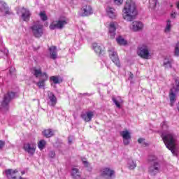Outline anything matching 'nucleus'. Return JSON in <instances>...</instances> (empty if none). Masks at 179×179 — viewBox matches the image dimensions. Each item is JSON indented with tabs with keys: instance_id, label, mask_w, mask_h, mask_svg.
Segmentation results:
<instances>
[{
	"instance_id": "nucleus-1",
	"label": "nucleus",
	"mask_w": 179,
	"mask_h": 179,
	"mask_svg": "<svg viewBox=\"0 0 179 179\" xmlns=\"http://www.w3.org/2000/svg\"><path fill=\"white\" fill-rule=\"evenodd\" d=\"M138 10L136 4L132 0H127L123 8V19L127 22H133L136 19Z\"/></svg>"
},
{
	"instance_id": "nucleus-2",
	"label": "nucleus",
	"mask_w": 179,
	"mask_h": 179,
	"mask_svg": "<svg viewBox=\"0 0 179 179\" xmlns=\"http://www.w3.org/2000/svg\"><path fill=\"white\" fill-rule=\"evenodd\" d=\"M161 136L167 149L171 150L173 156H177L178 150L176 145V135L172 133H168L166 134L163 133Z\"/></svg>"
},
{
	"instance_id": "nucleus-3",
	"label": "nucleus",
	"mask_w": 179,
	"mask_h": 179,
	"mask_svg": "<svg viewBox=\"0 0 179 179\" xmlns=\"http://www.w3.org/2000/svg\"><path fill=\"white\" fill-rule=\"evenodd\" d=\"M30 29L35 38H40L43 37V34H44V27L38 22H34V24L30 27Z\"/></svg>"
},
{
	"instance_id": "nucleus-4",
	"label": "nucleus",
	"mask_w": 179,
	"mask_h": 179,
	"mask_svg": "<svg viewBox=\"0 0 179 179\" xmlns=\"http://www.w3.org/2000/svg\"><path fill=\"white\" fill-rule=\"evenodd\" d=\"M16 94L13 92H7L4 95L3 99L1 102V107L0 108H1V110H4V111H8L9 110V103L13 100Z\"/></svg>"
},
{
	"instance_id": "nucleus-5",
	"label": "nucleus",
	"mask_w": 179,
	"mask_h": 179,
	"mask_svg": "<svg viewBox=\"0 0 179 179\" xmlns=\"http://www.w3.org/2000/svg\"><path fill=\"white\" fill-rule=\"evenodd\" d=\"M176 82V87H173L170 90L169 93V99H170V106L171 107H174V103H176V93L179 92V78L176 77L174 78Z\"/></svg>"
},
{
	"instance_id": "nucleus-6",
	"label": "nucleus",
	"mask_w": 179,
	"mask_h": 179,
	"mask_svg": "<svg viewBox=\"0 0 179 179\" xmlns=\"http://www.w3.org/2000/svg\"><path fill=\"white\" fill-rule=\"evenodd\" d=\"M162 171V165L159 162H153L148 168V173L155 177Z\"/></svg>"
},
{
	"instance_id": "nucleus-7",
	"label": "nucleus",
	"mask_w": 179,
	"mask_h": 179,
	"mask_svg": "<svg viewBox=\"0 0 179 179\" xmlns=\"http://www.w3.org/2000/svg\"><path fill=\"white\" fill-rule=\"evenodd\" d=\"M138 55L144 59H149L150 53L149 52V48L146 45H142L138 47Z\"/></svg>"
},
{
	"instance_id": "nucleus-8",
	"label": "nucleus",
	"mask_w": 179,
	"mask_h": 179,
	"mask_svg": "<svg viewBox=\"0 0 179 179\" xmlns=\"http://www.w3.org/2000/svg\"><path fill=\"white\" fill-rule=\"evenodd\" d=\"M108 51L111 61L115 64V65H116V66L120 68L121 63L120 62V58H118V54H117V52H115L114 48H110Z\"/></svg>"
},
{
	"instance_id": "nucleus-9",
	"label": "nucleus",
	"mask_w": 179,
	"mask_h": 179,
	"mask_svg": "<svg viewBox=\"0 0 179 179\" xmlns=\"http://www.w3.org/2000/svg\"><path fill=\"white\" fill-rule=\"evenodd\" d=\"M17 14L21 15V17L24 22H29L30 20V11L27 8H24V7L18 8L17 9Z\"/></svg>"
},
{
	"instance_id": "nucleus-10",
	"label": "nucleus",
	"mask_w": 179,
	"mask_h": 179,
	"mask_svg": "<svg viewBox=\"0 0 179 179\" xmlns=\"http://www.w3.org/2000/svg\"><path fill=\"white\" fill-rule=\"evenodd\" d=\"M65 24H68V20H59L58 21L54 22L52 24H50L49 27L50 30H55V29H59V30H62Z\"/></svg>"
},
{
	"instance_id": "nucleus-11",
	"label": "nucleus",
	"mask_w": 179,
	"mask_h": 179,
	"mask_svg": "<svg viewBox=\"0 0 179 179\" xmlns=\"http://www.w3.org/2000/svg\"><path fill=\"white\" fill-rule=\"evenodd\" d=\"M114 171L110 168H103L101 170V176L106 179H113L114 178Z\"/></svg>"
},
{
	"instance_id": "nucleus-12",
	"label": "nucleus",
	"mask_w": 179,
	"mask_h": 179,
	"mask_svg": "<svg viewBox=\"0 0 179 179\" xmlns=\"http://www.w3.org/2000/svg\"><path fill=\"white\" fill-rule=\"evenodd\" d=\"M24 150L25 152L33 156L36 153V145L34 143H27L24 144Z\"/></svg>"
},
{
	"instance_id": "nucleus-13",
	"label": "nucleus",
	"mask_w": 179,
	"mask_h": 179,
	"mask_svg": "<svg viewBox=\"0 0 179 179\" xmlns=\"http://www.w3.org/2000/svg\"><path fill=\"white\" fill-rule=\"evenodd\" d=\"M0 11L2 12V13H5V15H12V12H10L8 4L2 0H0Z\"/></svg>"
},
{
	"instance_id": "nucleus-14",
	"label": "nucleus",
	"mask_w": 179,
	"mask_h": 179,
	"mask_svg": "<svg viewBox=\"0 0 179 179\" xmlns=\"http://www.w3.org/2000/svg\"><path fill=\"white\" fill-rule=\"evenodd\" d=\"M131 29L133 31H141L143 29V23L139 21H134L131 24Z\"/></svg>"
},
{
	"instance_id": "nucleus-15",
	"label": "nucleus",
	"mask_w": 179,
	"mask_h": 179,
	"mask_svg": "<svg viewBox=\"0 0 179 179\" xmlns=\"http://www.w3.org/2000/svg\"><path fill=\"white\" fill-rule=\"evenodd\" d=\"M45 76L40 78L39 81L36 83V86L39 87V89H43L44 86H45V82L48 80V75L47 73H44Z\"/></svg>"
},
{
	"instance_id": "nucleus-16",
	"label": "nucleus",
	"mask_w": 179,
	"mask_h": 179,
	"mask_svg": "<svg viewBox=\"0 0 179 179\" xmlns=\"http://www.w3.org/2000/svg\"><path fill=\"white\" fill-rule=\"evenodd\" d=\"M117 28L115 27V22H110L109 25V36L110 38H115V31Z\"/></svg>"
},
{
	"instance_id": "nucleus-17",
	"label": "nucleus",
	"mask_w": 179,
	"mask_h": 179,
	"mask_svg": "<svg viewBox=\"0 0 179 179\" xmlns=\"http://www.w3.org/2000/svg\"><path fill=\"white\" fill-rule=\"evenodd\" d=\"M92 48L96 54H99V57H101V55L104 54V50L103 49V47L100 46V45L97 43H93Z\"/></svg>"
},
{
	"instance_id": "nucleus-18",
	"label": "nucleus",
	"mask_w": 179,
	"mask_h": 179,
	"mask_svg": "<svg viewBox=\"0 0 179 179\" xmlns=\"http://www.w3.org/2000/svg\"><path fill=\"white\" fill-rule=\"evenodd\" d=\"M5 173L8 179H16V173H17V170L7 169L5 171Z\"/></svg>"
},
{
	"instance_id": "nucleus-19",
	"label": "nucleus",
	"mask_w": 179,
	"mask_h": 179,
	"mask_svg": "<svg viewBox=\"0 0 179 179\" xmlns=\"http://www.w3.org/2000/svg\"><path fill=\"white\" fill-rule=\"evenodd\" d=\"M93 13V10L92 9V6H84L83 7V13L81 14L82 16H90Z\"/></svg>"
},
{
	"instance_id": "nucleus-20",
	"label": "nucleus",
	"mask_w": 179,
	"mask_h": 179,
	"mask_svg": "<svg viewBox=\"0 0 179 179\" xmlns=\"http://www.w3.org/2000/svg\"><path fill=\"white\" fill-rule=\"evenodd\" d=\"M106 12L108 13V16L110 19H115V17H117V11H115V8L111 6L107 7Z\"/></svg>"
},
{
	"instance_id": "nucleus-21",
	"label": "nucleus",
	"mask_w": 179,
	"mask_h": 179,
	"mask_svg": "<svg viewBox=\"0 0 179 179\" xmlns=\"http://www.w3.org/2000/svg\"><path fill=\"white\" fill-rule=\"evenodd\" d=\"M93 117H94V114L92 111L87 112L86 114L81 115V118H83L85 122H90Z\"/></svg>"
},
{
	"instance_id": "nucleus-22",
	"label": "nucleus",
	"mask_w": 179,
	"mask_h": 179,
	"mask_svg": "<svg viewBox=\"0 0 179 179\" xmlns=\"http://www.w3.org/2000/svg\"><path fill=\"white\" fill-rule=\"evenodd\" d=\"M49 51L50 54V58L52 59H57L58 57V52L57 51V46H52L49 48Z\"/></svg>"
},
{
	"instance_id": "nucleus-23",
	"label": "nucleus",
	"mask_w": 179,
	"mask_h": 179,
	"mask_svg": "<svg viewBox=\"0 0 179 179\" xmlns=\"http://www.w3.org/2000/svg\"><path fill=\"white\" fill-rule=\"evenodd\" d=\"M44 73H43L41 71V69L34 68L33 75L35 76V78H44V76H45Z\"/></svg>"
},
{
	"instance_id": "nucleus-24",
	"label": "nucleus",
	"mask_w": 179,
	"mask_h": 179,
	"mask_svg": "<svg viewBox=\"0 0 179 179\" xmlns=\"http://www.w3.org/2000/svg\"><path fill=\"white\" fill-rule=\"evenodd\" d=\"M48 99L51 102V106H54L57 104V96L54 94V93L49 92L48 94Z\"/></svg>"
},
{
	"instance_id": "nucleus-25",
	"label": "nucleus",
	"mask_w": 179,
	"mask_h": 179,
	"mask_svg": "<svg viewBox=\"0 0 179 179\" xmlns=\"http://www.w3.org/2000/svg\"><path fill=\"white\" fill-rule=\"evenodd\" d=\"M42 134L45 138H51L52 136H54V131L51 129H45Z\"/></svg>"
},
{
	"instance_id": "nucleus-26",
	"label": "nucleus",
	"mask_w": 179,
	"mask_h": 179,
	"mask_svg": "<svg viewBox=\"0 0 179 179\" xmlns=\"http://www.w3.org/2000/svg\"><path fill=\"white\" fill-rule=\"evenodd\" d=\"M112 100L114 103V104H115L116 107H117V108H121V103H122V99H121V96H117V97H113Z\"/></svg>"
},
{
	"instance_id": "nucleus-27",
	"label": "nucleus",
	"mask_w": 179,
	"mask_h": 179,
	"mask_svg": "<svg viewBox=\"0 0 179 179\" xmlns=\"http://www.w3.org/2000/svg\"><path fill=\"white\" fill-rule=\"evenodd\" d=\"M71 176L73 179H79L80 178V172H79V169L76 168H73L72 169V173Z\"/></svg>"
},
{
	"instance_id": "nucleus-28",
	"label": "nucleus",
	"mask_w": 179,
	"mask_h": 179,
	"mask_svg": "<svg viewBox=\"0 0 179 179\" xmlns=\"http://www.w3.org/2000/svg\"><path fill=\"white\" fill-rule=\"evenodd\" d=\"M127 167L129 170H134V169H136V162L132 159H129Z\"/></svg>"
},
{
	"instance_id": "nucleus-29",
	"label": "nucleus",
	"mask_w": 179,
	"mask_h": 179,
	"mask_svg": "<svg viewBox=\"0 0 179 179\" xmlns=\"http://www.w3.org/2000/svg\"><path fill=\"white\" fill-rule=\"evenodd\" d=\"M173 64V60L169 59H164V68L169 69V68H173L171 64Z\"/></svg>"
},
{
	"instance_id": "nucleus-30",
	"label": "nucleus",
	"mask_w": 179,
	"mask_h": 179,
	"mask_svg": "<svg viewBox=\"0 0 179 179\" xmlns=\"http://www.w3.org/2000/svg\"><path fill=\"white\" fill-rule=\"evenodd\" d=\"M120 135L122 136L123 139H131V134L128 130L122 131Z\"/></svg>"
},
{
	"instance_id": "nucleus-31",
	"label": "nucleus",
	"mask_w": 179,
	"mask_h": 179,
	"mask_svg": "<svg viewBox=\"0 0 179 179\" xmlns=\"http://www.w3.org/2000/svg\"><path fill=\"white\" fill-rule=\"evenodd\" d=\"M50 80H52L55 85H59V83L62 82V80L59 79V77L56 76H51Z\"/></svg>"
},
{
	"instance_id": "nucleus-32",
	"label": "nucleus",
	"mask_w": 179,
	"mask_h": 179,
	"mask_svg": "<svg viewBox=\"0 0 179 179\" xmlns=\"http://www.w3.org/2000/svg\"><path fill=\"white\" fill-rule=\"evenodd\" d=\"M116 41L117 44H120V45H127V41H125V39L121 36L116 38Z\"/></svg>"
},
{
	"instance_id": "nucleus-33",
	"label": "nucleus",
	"mask_w": 179,
	"mask_h": 179,
	"mask_svg": "<svg viewBox=\"0 0 179 179\" xmlns=\"http://www.w3.org/2000/svg\"><path fill=\"white\" fill-rule=\"evenodd\" d=\"M46 144H47V142L45 141V140H41L38 143V149H40V150H43V149L45 148Z\"/></svg>"
},
{
	"instance_id": "nucleus-34",
	"label": "nucleus",
	"mask_w": 179,
	"mask_h": 179,
	"mask_svg": "<svg viewBox=\"0 0 179 179\" xmlns=\"http://www.w3.org/2000/svg\"><path fill=\"white\" fill-rule=\"evenodd\" d=\"M83 164L84 165L85 167H86L88 171H92V166H90V164L89 163V162L85 161L83 159Z\"/></svg>"
},
{
	"instance_id": "nucleus-35",
	"label": "nucleus",
	"mask_w": 179,
	"mask_h": 179,
	"mask_svg": "<svg viewBox=\"0 0 179 179\" xmlns=\"http://www.w3.org/2000/svg\"><path fill=\"white\" fill-rule=\"evenodd\" d=\"M39 16L41 19V20H43V22H45L46 20H48V17H47V15L45 14V12H41L39 14Z\"/></svg>"
},
{
	"instance_id": "nucleus-36",
	"label": "nucleus",
	"mask_w": 179,
	"mask_h": 179,
	"mask_svg": "<svg viewBox=\"0 0 179 179\" xmlns=\"http://www.w3.org/2000/svg\"><path fill=\"white\" fill-rule=\"evenodd\" d=\"M174 55L175 57H179V42H178L176 45Z\"/></svg>"
},
{
	"instance_id": "nucleus-37",
	"label": "nucleus",
	"mask_w": 179,
	"mask_h": 179,
	"mask_svg": "<svg viewBox=\"0 0 179 179\" xmlns=\"http://www.w3.org/2000/svg\"><path fill=\"white\" fill-rule=\"evenodd\" d=\"M171 22V21L168 20L166 27V28H165V32H166V33H169V31H170V30H171V24H170Z\"/></svg>"
},
{
	"instance_id": "nucleus-38",
	"label": "nucleus",
	"mask_w": 179,
	"mask_h": 179,
	"mask_svg": "<svg viewBox=\"0 0 179 179\" xmlns=\"http://www.w3.org/2000/svg\"><path fill=\"white\" fill-rule=\"evenodd\" d=\"M149 2L152 8H156V6L157 5V0H149Z\"/></svg>"
},
{
	"instance_id": "nucleus-39",
	"label": "nucleus",
	"mask_w": 179,
	"mask_h": 179,
	"mask_svg": "<svg viewBox=\"0 0 179 179\" xmlns=\"http://www.w3.org/2000/svg\"><path fill=\"white\" fill-rule=\"evenodd\" d=\"M157 159V157H156V156L155 155H150L148 158L149 162H152V163H153V162H157L156 161Z\"/></svg>"
},
{
	"instance_id": "nucleus-40",
	"label": "nucleus",
	"mask_w": 179,
	"mask_h": 179,
	"mask_svg": "<svg viewBox=\"0 0 179 179\" xmlns=\"http://www.w3.org/2000/svg\"><path fill=\"white\" fill-rule=\"evenodd\" d=\"M49 157H51V159H54L55 157V151L51 150L49 152Z\"/></svg>"
},
{
	"instance_id": "nucleus-41",
	"label": "nucleus",
	"mask_w": 179,
	"mask_h": 179,
	"mask_svg": "<svg viewBox=\"0 0 179 179\" xmlns=\"http://www.w3.org/2000/svg\"><path fill=\"white\" fill-rule=\"evenodd\" d=\"M131 142V139H125L123 138V143L124 145H125L126 146L128 145Z\"/></svg>"
},
{
	"instance_id": "nucleus-42",
	"label": "nucleus",
	"mask_w": 179,
	"mask_h": 179,
	"mask_svg": "<svg viewBox=\"0 0 179 179\" xmlns=\"http://www.w3.org/2000/svg\"><path fill=\"white\" fill-rule=\"evenodd\" d=\"M114 2L116 5H122L124 0H114Z\"/></svg>"
},
{
	"instance_id": "nucleus-43",
	"label": "nucleus",
	"mask_w": 179,
	"mask_h": 179,
	"mask_svg": "<svg viewBox=\"0 0 179 179\" xmlns=\"http://www.w3.org/2000/svg\"><path fill=\"white\" fill-rule=\"evenodd\" d=\"M16 71V69H14V67H11L9 70L10 75H15V72Z\"/></svg>"
},
{
	"instance_id": "nucleus-44",
	"label": "nucleus",
	"mask_w": 179,
	"mask_h": 179,
	"mask_svg": "<svg viewBox=\"0 0 179 179\" xmlns=\"http://www.w3.org/2000/svg\"><path fill=\"white\" fill-rule=\"evenodd\" d=\"M5 146V142L0 140V149H2Z\"/></svg>"
},
{
	"instance_id": "nucleus-45",
	"label": "nucleus",
	"mask_w": 179,
	"mask_h": 179,
	"mask_svg": "<svg viewBox=\"0 0 179 179\" xmlns=\"http://www.w3.org/2000/svg\"><path fill=\"white\" fill-rule=\"evenodd\" d=\"M176 16H177V13H176V12L172 13L171 14V17H172V19H176Z\"/></svg>"
},
{
	"instance_id": "nucleus-46",
	"label": "nucleus",
	"mask_w": 179,
	"mask_h": 179,
	"mask_svg": "<svg viewBox=\"0 0 179 179\" xmlns=\"http://www.w3.org/2000/svg\"><path fill=\"white\" fill-rule=\"evenodd\" d=\"M138 143H143L145 142V138H140L138 140Z\"/></svg>"
},
{
	"instance_id": "nucleus-47",
	"label": "nucleus",
	"mask_w": 179,
	"mask_h": 179,
	"mask_svg": "<svg viewBox=\"0 0 179 179\" xmlns=\"http://www.w3.org/2000/svg\"><path fill=\"white\" fill-rule=\"evenodd\" d=\"M72 141H73V136H69V143L71 145L72 143Z\"/></svg>"
},
{
	"instance_id": "nucleus-48",
	"label": "nucleus",
	"mask_w": 179,
	"mask_h": 179,
	"mask_svg": "<svg viewBox=\"0 0 179 179\" xmlns=\"http://www.w3.org/2000/svg\"><path fill=\"white\" fill-rule=\"evenodd\" d=\"M129 80L134 79V74H132V73H130V76H129Z\"/></svg>"
},
{
	"instance_id": "nucleus-49",
	"label": "nucleus",
	"mask_w": 179,
	"mask_h": 179,
	"mask_svg": "<svg viewBox=\"0 0 179 179\" xmlns=\"http://www.w3.org/2000/svg\"><path fill=\"white\" fill-rule=\"evenodd\" d=\"M162 128H164V127H166V122H163L162 124Z\"/></svg>"
},
{
	"instance_id": "nucleus-50",
	"label": "nucleus",
	"mask_w": 179,
	"mask_h": 179,
	"mask_svg": "<svg viewBox=\"0 0 179 179\" xmlns=\"http://www.w3.org/2000/svg\"><path fill=\"white\" fill-rule=\"evenodd\" d=\"M24 171H22V175L23 176V174H24Z\"/></svg>"
},
{
	"instance_id": "nucleus-51",
	"label": "nucleus",
	"mask_w": 179,
	"mask_h": 179,
	"mask_svg": "<svg viewBox=\"0 0 179 179\" xmlns=\"http://www.w3.org/2000/svg\"><path fill=\"white\" fill-rule=\"evenodd\" d=\"M83 95H84V96H86V95H87V93L83 94Z\"/></svg>"
},
{
	"instance_id": "nucleus-52",
	"label": "nucleus",
	"mask_w": 179,
	"mask_h": 179,
	"mask_svg": "<svg viewBox=\"0 0 179 179\" xmlns=\"http://www.w3.org/2000/svg\"><path fill=\"white\" fill-rule=\"evenodd\" d=\"M144 145H148V143H144Z\"/></svg>"
},
{
	"instance_id": "nucleus-53",
	"label": "nucleus",
	"mask_w": 179,
	"mask_h": 179,
	"mask_svg": "<svg viewBox=\"0 0 179 179\" xmlns=\"http://www.w3.org/2000/svg\"><path fill=\"white\" fill-rule=\"evenodd\" d=\"M171 8H173V5L171 6Z\"/></svg>"
},
{
	"instance_id": "nucleus-54",
	"label": "nucleus",
	"mask_w": 179,
	"mask_h": 179,
	"mask_svg": "<svg viewBox=\"0 0 179 179\" xmlns=\"http://www.w3.org/2000/svg\"><path fill=\"white\" fill-rule=\"evenodd\" d=\"M84 1H87V0H84Z\"/></svg>"
}]
</instances>
